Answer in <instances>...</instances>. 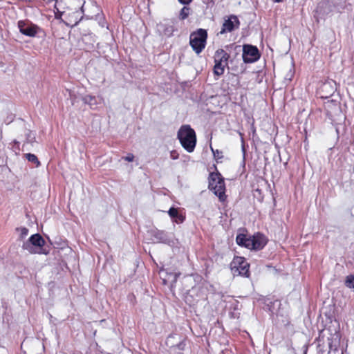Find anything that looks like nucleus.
Instances as JSON below:
<instances>
[{
	"instance_id": "nucleus-1",
	"label": "nucleus",
	"mask_w": 354,
	"mask_h": 354,
	"mask_svg": "<svg viewBox=\"0 0 354 354\" xmlns=\"http://www.w3.org/2000/svg\"><path fill=\"white\" fill-rule=\"evenodd\" d=\"M178 138L187 152L194 151L196 144V136L194 130L189 125H183L180 128L178 132Z\"/></svg>"
},
{
	"instance_id": "nucleus-2",
	"label": "nucleus",
	"mask_w": 354,
	"mask_h": 354,
	"mask_svg": "<svg viewBox=\"0 0 354 354\" xmlns=\"http://www.w3.org/2000/svg\"><path fill=\"white\" fill-rule=\"evenodd\" d=\"M239 245H243L250 250H261L266 244V238L260 234L247 237L244 234H239L236 239Z\"/></svg>"
},
{
	"instance_id": "nucleus-3",
	"label": "nucleus",
	"mask_w": 354,
	"mask_h": 354,
	"mask_svg": "<svg viewBox=\"0 0 354 354\" xmlns=\"http://www.w3.org/2000/svg\"><path fill=\"white\" fill-rule=\"evenodd\" d=\"M45 243L44 239L39 234L32 235L27 241L23 244V248L31 254H45L48 253L43 246Z\"/></svg>"
},
{
	"instance_id": "nucleus-4",
	"label": "nucleus",
	"mask_w": 354,
	"mask_h": 354,
	"mask_svg": "<svg viewBox=\"0 0 354 354\" xmlns=\"http://www.w3.org/2000/svg\"><path fill=\"white\" fill-rule=\"evenodd\" d=\"M207 38V30L203 28H199L190 34L189 44L193 50L196 54L201 53L205 48Z\"/></svg>"
},
{
	"instance_id": "nucleus-5",
	"label": "nucleus",
	"mask_w": 354,
	"mask_h": 354,
	"mask_svg": "<svg viewBox=\"0 0 354 354\" xmlns=\"http://www.w3.org/2000/svg\"><path fill=\"white\" fill-rule=\"evenodd\" d=\"M209 188L215 195L218 196L221 201L225 200V186L223 178L218 173H212L209 179Z\"/></svg>"
},
{
	"instance_id": "nucleus-6",
	"label": "nucleus",
	"mask_w": 354,
	"mask_h": 354,
	"mask_svg": "<svg viewBox=\"0 0 354 354\" xmlns=\"http://www.w3.org/2000/svg\"><path fill=\"white\" fill-rule=\"evenodd\" d=\"M214 58L215 62L214 73L216 75H221L224 73L225 68L228 64L230 55L224 50L218 49L215 52Z\"/></svg>"
},
{
	"instance_id": "nucleus-7",
	"label": "nucleus",
	"mask_w": 354,
	"mask_h": 354,
	"mask_svg": "<svg viewBox=\"0 0 354 354\" xmlns=\"http://www.w3.org/2000/svg\"><path fill=\"white\" fill-rule=\"evenodd\" d=\"M249 263L244 258L236 257L231 263V270L234 275L249 276Z\"/></svg>"
},
{
	"instance_id": "nucleus-8",
	"label": "nucleus",
	"mask_w": 354,
	"mask_h": 354,
	"mask_svg": "<svg viewBox=\"0 0 354 354\" xmlns=\"http://www.w3.org/2000/svg\"><path fill=\"white\" fill-rule=\"evenodd\" d=\"M18 28L21 33L28 37H35L40 30L37 26L26 21H19Z\"/></svg>"
},
{
	"instance_id": "nucleus-9",
	"label": "nucleus",
	"mask_w": 354,
	"mask_h": 354,
	"mask_svg": "<svg viewBox=\"0 0 354 354\" xmlns=\"http://www.w3.org/2000/svg\"><path fill=\"white\" fill-rule=\"evenodd\" d=\"M259 57L258 49L252 46L246 45L243 47V59L246 63H252Z\"/></svg>"
},
{
	"instance_id": "nucleus-10",
	"label": "nucleus",
	"mask_w": 354,
	"mask_h": 354,
	"mask_svg": "<svg viewBox=\"0 0 354 354\" xmlns=\"http://www.w3.org/2000/svg\"><path fill=\"white\" fill-rule=\"evenodd\" d=\"M239 21L236 16L231 15L227 19H225L223 24L220 34L232 32L234 29L238 28Z\"/></svg>"
},
{
	"instance_id": "nucleus-11",
	"label": "nucleus",
	"mask_w": 354,
	"mask_h": 354,
	"mask_svg": "<svg viewBox=\"0 0 354 354\" xmlns=\"http://www.w3.org/2000/svg\"><path fill=\"white\" fill-rule=\"evenodd\" d=\"M158 29L165 35L167 37L171 36L174 32V22L168 19L164 20L158 24Z\"/></svg>"
},
{
	"instance_id": "nucleus-12",
	"label": "nucleus",
	"mask_w": 354,
	"mask_h": 354,
	"mask_svg": "<svg viewBox=\"0 0 354 354\" xmlns=\"http://www.w3.org/2000/svg\"><path fill=\"white\" fill-rule=\"evenodd\" d=\"M152 234L154 239L159 242L169 243L171 241L168 234L165 231L156 230L153 232Z\"/></svg>"
},
{
	"instance_id": "nucleus-13",
	"label": "nucleus",
	"mask_w": 354,
	"mask_h": 354,
	"mask_svg": "<svg viewBox=\"0 0 354 354\" xmlns=\"http://www.w3.org/2000/svg\"><path fill=\"white\" fill-rule=\"evenodd\" d=\"M168 214L176 223H181L184 221L185 217L178 213L176 208L171 207L168 211Z\"/></svg>"
},
{
	"instance_id": "nucleus-14",
	"label": "nucleus",
	"mask_w": 354,
	"mask_h": 354,
	"mask_svg": "<svg viewBox=\"0 0 354 354\" xmlns=\"http://www.w3.org/2000/svg\"><path fill=\"white\" fill-rule=\"evenodd\" d=\"M321 91L322 92H326L325 95H322V97H328V96L331 95L334 91L335 88L332 85L331 82H325L322 84L321 86Z\"/></svg>"
},
{
	"instance_id": "nucleus-15",
	"label": "nucleus",
	"mask_w": 354,
	"mask_h": 354,
	"mask_svg": "<svg viewBox=\"0 0 354 354\" xmlns=\"http://www.w3.org/2000/svg\"><path fill=\"white\" fill-rule=\"evenodd\" d=\"M82 101L88 104L91 108L95 105H97V101L95 96H92L90 95H85L82 97Z\"/></svg>"
},
{
	"instance_id": "nucleus-16",
	"label": "nucleus",
	"mask_w": 354,
	"mask_h": 354,
	"mask_svg": "<svg viewBox=\"0 0 354 354\" xmlns=\"http://www.w3.org/2000/svg\"><path fill=\"white\" fill-rule=\"evenodd\" d=\"M344 283L347 288L354 290V274L346 276Z\"/></svg>"
},
{
	"instance_id": "nucleus-17",
	"label": "nucleus",
	"mask_w": 354,
	"mask_h": 354,
	"mask_svg": "<svg viewBox=\"0 0 354 354\" xmlns=\"http://www.w3.org/2000/svg\"><path fill=\"white\" fill-rule=\"evenodd\" d=\"M25 156L28 161L35 163L37 167H38L40 165V162L35 155L32 153H26Z\"/></svg>"
},
{
	"instance_id": "nucleus-18",
	"label": "nucleus",
	"mask_w": 354,
	"mask_h": 354,
	"mask_svg": "<svg viewBox=\"0 0 354 354\" xmlns=\"http://www.w3.org/2000/svg\"><path fill=\"white\" fill-rule=\"evenodd\" d=\"M211 150L213 153L214 158L216 160H221L223 158V152L218 149L214 150L212 147H210Z\"/></svg>"
},
{
	"instance_id": "nucleus-19",
	"label": "nucleus",
	"mask_w": 354,
	"mask_h": 354,
	"mask_svg": "<svg viewBox=\"0 0 354 354\" xmlns=\"http://www.w3.org/2000/svg\"><path fill=\"white\" fill-rule=\"evenodd\" d=\"M17 230L19 232V236L21 239L25 238L28 234V230L26 227H19Z\"/></svg>"
},
{
	"instance_id": "nucleus-20",
	"label": "nucleus",
	"mask_w": 354,
	"mask_h": 354,
	"mask_svg": "<svg viewBox=\"0 0 354 354\" xmlns=\"http://www.w3.org/2000/svg\"><path fill=\"white\" fill-rule=\"evenodd\" d=\"M77 2V6L80 9L79 15L83 12V6L85 3V0H75Z\"/></svg>"
},
{
	"instance_id": "nucleus-21",
	"label": "nucleus",
	"mask_w": 354,
	"mask_h": 354,
	"mask_svg": "<svg viewBox=\"0 0 354 354\" xmlns=\"http://www.w3.org/2000/svg\"><path fill=\"white\" fill-rule=\"evenodd\" d=\"M188 10H189V9H188V8H185V7H184V8L181 10V11H180V18H181L182 19H185V18H187V16H188Z\"/></svg>"
},
{
	"instance_id": "nucleus-22",
	"label": "nucleus",
	"mask_w": 354,
	"mask_h": 354,
	"mask_svg": "<svg viewBox=\"0 0 354 354\" xmlns=\"http://www.w3.org/2000/svg\"><path fill=\"white\" fill-rule=\"evenodd\" d=\"M179 157V154L176 151H171L170 153V158L173 160H176Z\"/></svg>"
},
{
	"instance_id": "nucleus-23",
	"label": "nucleus",
	"mask_w": 354,
	"mask_h": 354,
	"mask_svg": "<svg viewBox=\"0 0 354 354\" xmlns=\"http://www.w3.org/2000/svg\"><path fill=\"white\" fill-rule=\"evenodd\" d=\"M123 158L128 162H132L134 160V156L131 153H129L127 156L124 157Z\"/></svg>"
},
{
	"instance_id": "nucleus-24",
	"label": "nucleus",
	"mask_w": 354,
	"mask_h": 354,
	"mask_svg": "<svg viewBox=\"0 0 354 354\" xmlns=\"http://www.w3.org/2000/svg\"><path fill=\"white\" fill-rule=\"evenodd\" d=\"M182 4H189L192 0H178Z\"/></svg>"
},
{
	"instance_id": "nucleus-25",
	"label": "nucleus",
	"mask_w": 354,
	"mask_h": 354,
	"mask_svg": "<svg viewBox=\"0 0 354 354\" xmlns=\"http://www.w3.org/2000/svg\"><path fill=\"white\" fill-rule=\"evenodd\" d=\"M178 348L180 350H183L185 346V343L183 342H181L179 344H178Z\"/></svg>"
},
{
	"instance_id": "nucleus-26",
	"label": "nucleus",
	"mask_w": 354,
	"mask_h": 354,
	"mask_svg": "<svg viewBox=\"0 0 354 354\" xmlns=\"http://www.w3.org/2000/svg\"><path fill=\"white\" fill-rule=\"evenodd\" d=\"M273 1L275 3H281V2H283V0H273Z\"/></svg>"
}]
</instances>
